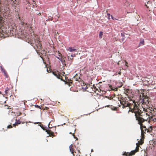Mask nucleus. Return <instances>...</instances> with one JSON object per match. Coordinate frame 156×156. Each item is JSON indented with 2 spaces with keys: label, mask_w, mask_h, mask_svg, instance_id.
I'll list each match as a JSON object with an SVG mask.
<instances>
[{
  "label": "nucleus",
  "mask_w": 156,
  "mask_h": 156,
  "mask_svg": "<svg viewBox=\"0 0 156 156\" xmlns=\"http://www.w3.org/2000/svg\"><path fill=\"white\" fill-rule=\"evenodd\" d=\"M1 13H0V16H1L0 20L2 21L3 20L4 18L2 17V15H3L4 16H5V18L7 17V15L9 14V10L7 8H5V9H4V11H0Z\"/></svg>",
  "instance_id": "obj_3"
},
{
  "label": "nucleus",
  "mask_w": 156,
  "mask_h": 156,
  "mask_svg": "<svg viewBox=\"0 0 156 156\" xmlns=\"http://www.w3.org/2000/svg\"><path fill=\"white\" fill-rule=\"evenodd\" d=\"M72 147H73V145L72 144H71L69 146V149L70 151L71 152V153H73V149Z\"/></svg>",
  "instance_id": "obj_10"
},
{
  "label": "nucleus",
  "mask_w": 156,
  "mask_h": 156,
  "mask_svg": "<svg viewBox=\"0 0 156 156\" xmlns=\"http://www.w3.org/2000/svg\"><path fill=\"white\" fill-rule=\"evenodd\" d=\"M137 121L138 123L140 125V129L141 130L140 138L137 143V152L139 150V147L140 145H142L144 143L145 138L144 134L146 132L150 133L152 130L153 127L152 126H150L148 129L146 128L144 125V122L146 121L142 118V116H137Z\"/></svg>",
  "instance_id": "obj_2"
},
{
  "label": "nucleus",
  "mask_w": 156,
  "mask_h": 156,
  "mask_svg": "<svg viewBox=\"0 0 156 156\" xmlns=\"http://www.w3.org/2000/svg\"><path fill=\"white\" fill-rule=\"evenodd\" d=\"M145 5L147 8H148V6L146 4Z\"/></svg>",
  "instance_id": "obj_27"
},
{
  "label": "nucleus",
  "mask_w": 156,
  "mask_h": 156,
  "mask_svg": "<svg viewBox=\"0 0 156 156\" xmlns=\"http://www.w3.org/2000/svg\"><path fill=\"white\" fill-rule=\"evenodd\" d=\"M53 74H54V75H55L58 78H60L59 76H57L54 73H53Z\"/></svg>",
  "instance_id": "obj_23"
},
{
  "label": "nucleus",
  "mask_w": 156,
  "mask_h": 156,
  "mask_svg": "<svg viewBox=\"0 0 156 156\" xmlns=\"http://www.w3.org/2000/svg\"><path fill=\"white\" fill-rule=\"evenodd\" d=\"M41 128L43 129V130H44V129L42 127H41Z\"/></svg>",
  "instance_id": "obj_32"
},
{
  "label": "nucleus",
  "mask_w": 156,
  "mask_h": 156,
  "mask_svg": "<svg viewBox=\"0 0 156 156\" xmlns=\"http://www.w3.org/2000/svg\"><path fill=\"white\" fill-rule=\"evenodd\" d=\"M136 107V105L135 104V105H133V108H131V110H129L128 112H131L132 113L134 112V113L135 116V118L136 119V111L135 110Z\"/></svg>",
  "instance_id": "obj_5"
},
{
  "label": "nucleus",
  "mask_w": 156,
  "mask_h": 156,
  "mask_svg": "<svg viewBox=\"0 0 156 156\" xmlns=\"http://www.w3.org/2000/svg\"><path fill=\"white\" fill-rule=\"evenodd\" d=\"M75 131H76V130L75 129V130H74V133H73V136H74V138H75V136H74V133H75Z\"/></svg>",
  "instance_id": "obj_25"
},
{
  "label": "nucleus",
  "mask_w": 156,
  "mask_h": 156,
  "mask_svg": "<svg viewBox=\"0 0 156 156\" xmlns=\"http://www.w3.org/2000/svg\"><path fill=\"white\" fill-rule=\"evenodd\" d=\"M144 78L140 76V78H137V82H142L144 80L143 79Z\"/></svg>",
  "instance_id": "obj_9"
},
{
  "label": "nucleus",
  "mask_w": 156,
  "mask_h": 156,
  "mask_svg": "<svg viewBox=\"0 0 156 156\" xmlns=\"http://www.w3.org/2000/svg\"><path fill=\"white\" fill-rule=\"evenodd\" d=\"M139 76H137V77H139Z\"/></svg>",
  "instance_id": "obj_39"
},
{
  "label": "nucleus",
  "mask_w": 156,
  "mask_h": 156,
  "mask_svg": "<svg viewBox=\"0 0 156 156\" xmlns=\"http://www.w3.org/2000/svg\"><path fill=\"white\" fill-rule=\"evenodd\" d=\"M12 1L13 2L12 3V4L15 7H16V6L15 5V4H16L15 2V1H16V0H12Z\"/></svg>",
  "instance_id": "obj_15"
},
{
  "label": "nucleus",
  "mask_w": 156,
  "mask_h": 156,
  "mask_svg": "<svg viewBox=\"0 0 156 156\" xmlns=\"http://www.w3.org/2000/svg\"><path fill=\"white\" fill-rule=\"evenodd\" d=\"M46 132H47V130H46Z\"/></svg>",
  "instance_id": "obj_37"
},
{
  "label": "nucleus",
  "mask_w": 156,
  "mask_h": 156,
  "mask_svg": "<svg viewBox=\"0 0 156 156\" xmlns=\"http://www.w3.org/2000/svg\"><path fill=\"white\" fill-rule=\"evenodd\" d=\"M69 134H72V133H71V132H69Z\"/></svg>",
  "instance_id": "obj_31"
},
{
  "label": "nucleus",
  "mask_w": 156,
  "mask_h": 156,
  "mask_svg": "<svg viewBox=\"0 0 156 156\" xmlns=\"http://www.w3.org/2000/svg\"><path fill=\"white\" fill-rule=\"evenodd\" d=\"M0 68H1V71L4 74L5 73H6V72L5 71V70L2 68V66H0Z\"/></svg>",
  "instance_id": "obj_12"
},
{
  "label": "nucleus",
  "mask_w": 156,
  "mask_h": 156,
  "mask_svg": "<svg viewBox=\"0 0 156 156\" xmlns=\"http://www.w3.org/2000/svg\"><path fill=\"white\" fill-rule=\"evenodd\" d=\"M116 109V108H115L114 110H115V109Z\"/></svg>",
  "instance_id": "obj_36"
},
{
  "label": "nucleus",
  "mask_w": 156,
  "mask_h": 156,
  "mask_svg": "<svg viewBox=\"0 0 156 156\" xmlns=\"http://www.w3.org/2000/svg\"><path fill=\"white\" fill-rule=\"evenodd\" d=\"M67 50L70 52H73L75 51H76V49L75 48H73L72 47H69L68 48Z\"/></svg>",
  "instance_id": "obj_8"
},
{
  "label": "nucleus",
  "mask_w": 156,
  "mask_h": 156,
  "mask_svg": "<svg viewBox=\"0 0 156 156\" xmlns=\"http://www.w3.org/2000/svg\"><path fill=\"white\" fill-rule=\"evenodd\" d=\"M50 122H49V123H48V128H50V127H49V125H50Z\"/></svg>",
  "instance_id": "obj_26"
},
{
  "label": "nucleus",
  "mask_w": 156,
  "mask_h": 156,
  "mask_svg": "<svg viewBox=\"0 0 156 156\" xmlns=\"http://www.w3.org/2000/svg\"><path fill=\"white\" fill-rule=\"evenodd\" d=\"M62 63H63V62L62 59V54L59 53L57 56H55Z\"/></svg>",
  "instance_id": "obj_6"
},
{
  "label": "nucleus",
  "mask_w": 156,
  "mask_h": 156,
  "mask_svg": "<svg viewBox=\"0 0 156 156\" xmlns=\"http://www.w3.org/2000/svg\"><path fill=\"white\" fill-rule=\"evenodd\" d=\"M71 57H73V55H71Z\"/></svg>",
  "instance_id": "obj_29"
},
{
  "label": "nucleus",
  "mask_w": 156,
  "mask_h": 156,
  "mask_svg": "<svg viewBox=\"0 0 156 156\" xmlns=\"http://www.w3.org/2000/svg\"><path fill=\"white\" fill-rule=\"evenodd\" d=\"M12 127V126L11 125H9L8 126L7 128H10Z\"/></svg>",
  "instance_id": "obj_21"
},
{
  "label": "nucleus",
  "mask_w": 156,
  "mask_h": 156,
  "mask_svg": "<svg viewBox=\"0 0 156 156\" xmlns=\"http://www.w3.org/2000/svg\"><path fill=\"white\" fill-rule=\"evenodd\" d=\"M9 90V88H8V87H7L6 88H5V94H7V91Z\"/></svg>",
  "instance_id": "obj_16"
},
{
  "label": "nucleus",
  "mask_w": 156,
  "mask_h": 156,
  "mask_svg": "<svg viewBox=\"0 0 156 156\" xmlns=\"http://www.w3.org/2000/svg\"><path fill=\"white\" fill-rule=\"evenodd\" d=\"M111 17L112 19L113 20H117L116 19L114 18L112 15L111 16Z\"/></svg>",
  "instance_id": "obj_20"
},
{
  "label": "nucleus",
  "mask_w": 156,
  "mask_h": 156,
  "mask_svg": "<svg viewBox=\"0 0 156 156\" xmlns=\"http://www.w3.org/2000/svg\"><path fill=\"white\" fill-rule=\"evenodd\" d=\"M107 15L108 16V19H110V16H111L110 15L109 13L107 14Z\"/></svg>",
  "instance_id": "obj_18"
},
{
  "label": "nucleus",
  "mask_w": 156,
  "mask_h": 156,
  "mask_svg": "<svg viewBox=\"0 0 156 156\" xmlns=\"http://www.w3.org/2000/svg\"><path fill=\"white\" fill-rule=\"evenodd\" d=\"M149 1H148V2H147V4H148V3H149Z\"/></svg>",
  "instance_id": "obj_33"
},
{
  "label": "nucleus",
  "mask_w": 156,
  "mask_h": 156,
  "mask_svg": "<svg viewBox=\"0 0 156 156\" xmlns=\"http://www.w3.org/2000/svg\"><path fill=\"white\" fill-rule=\"evenodd\" d=\"M117 64H118V65H119V62H118V63H117Z\"/></svg>",
  "instance_id": "obj_34"
},
{
  "label": "nucleus",
  "mask_w": 156,
  "mask_h": 156,
  "mask_svg": "<svg viewBox=\"0 0 156 156\" xmlns=\"http://www.w3.org/2000/svg\"><path fill=\"white\" fill-rule=\"evenodd\" d=\"M41 100H42V99H41Z\"/></svg>",
  "instance_id": "obj_38"
},
{
  "label": "nucleus",
  "mask_w": 156,
  "mask_h": 156,
  "mask_svg": "<svg viewBox=\"0 0 156 156\" xmlns=\"http://www.w3.org/2000/svg\"><path fill=\"white\" fill-rule=\"evenodd\" d=\"M121 36H122V37H124V34L123 33H121Z\"/></svg>",
  "instance_id": "obj_22"
},
{
  "label": "nucleus",
  "mask_w": 156,
  "mask_h": 156,
  "mask_svg": "<svg viewBox=\"0 0 156 156\" xmlns=\"http://www.w3.org/2000/svg\"><path fill=\"white\" fill-rule=\"evenodd\" d=\"M127 63V62H126V66H127V64H126Z\"/></svg>",
  "instance_id": "obj_28"
},
{
  "label": "nucleus",
  "mask_w": 156,
  "mask_h": 156,
  "mask_svg": "<svg viewBox=\"0 0 156 156\" xmlns=\"http://www.w3.org/2000/svg\"><path fill=\"white\" fill-rule=\"evenodd\" d=\"M91 151H93V150H92H92H91Z\"/></svg>",
  "instance_id": "obj_35"
},
{
  "label": "nucleus",
  "mask_w": 156,
  "mask_h": 156,
  "mask_svg": "<svg viewBox=\"0 0 156 156\" xmlns=\"http://www.w3.org/2000/svg\"><path fill=\"white\" fill-rule=\"evenodd\" d=\"M136 146L135 147V150L132 151H131L130 153L129 152H123V155H125L126 156H127L128 155H132L134 154L136 152Z\"/></svg>",
  "instance_id": "obj_4"
},
{
  "label": "nucleus",
  "mask_w": 156,
  "mask_h": 156,
  "mask_svg": "<svg viewBox=\"0 0 156 156\" xmlns=\"http://www.w3.org/2000/svg\"><path fill=\"white\" fill-rule=\"evenodd\" d=\"M120 73H120V72H119V73H118V74H120Z\"/></svg>",
  "instance_id": "obj_30"
},
{
  "label": "nucleus",
  "mask_w": 156,
  "mask_h": 156,
  "mask_svg": "<svg viewBox=\"0 0 156 156\" xmlns=\"http://www.w3.org/2000/svg\"><path fill=\"white\" fill-rule=\"evenodd\" d=\"M150 120L151 121L153 120L154 122L156 121V119L154 118V119L153 117H151L150 118Z\"/></svg>",
  "instance_id": "obj_13"
},
{
  "label": "nucleus",
  "mask_w": 156,
  "mask_h": 156,
  "mask_svg": "<svg viewBox=\"0 0 156 156\" xmlns=\"http://www.w3.org/2000/svg\"><path fill=\"white\" fill-rule=\"evenodd\" d=\"M144 90H137V93H137V98L138 97L139 98V101H137V104L138 105L137 106V116H142L145 113L144 112H143L145 108L142 105L149 104L147 96L144 95Z\"/></svg>",
  "instance_id": "obj_1"
},
{
  "label": "nucleus",
  "mask_w": 156,
  "mask_h": 156,
  "mask_svg": "<svg viewBox=\"0 0 156 156\" xmlns=\"http://www.w3.org/2000/svg\"><path fill=\"white\" fill-rule=\"evenodd\" d=\"M4 75L5 76V77H6V78H8V75L6 73H5L4 74Z\"/></svg>",
  "instance_id": "obj_19"
},
{
  "label": "nucleus",
  "mask_w": 156,
  "mask_h": 156,
  "mask_svg": "<svg viewBox=\"0 0 156 156\" xmlns=\"http://www.w3.org/2000/svg\"><path fill=\"white\" fill-rule=\"evenodd\" d=\"M144 39H141L140 40V42L139 44L138 47H140V46L144 45Z\"/></svg>",
  "instance_id": "obj_7"
},
{
  "label": "nucleus",
  "mask_w": 156,
  "mask_h": 156,
  "mask_svg": "<svg viewBox=\"0 0 156 156\" xmlns=\"http://www.w3.org/2000/svg\"><path fill=\"white\" fill-rule=\"evenodd\" d=\"M125 38V37H123L122 39H121V42H123V43H124V42H125V41H124V39Z\"/></svg>",
  "instance_id": "obj_17"
},
{
  "label": "nucleus",
  "mask_w": 156,
  "mask_h": 156,
  "mask_svg": "<svg viewBox=\"0 0 156 156\" xmlns=\"http://www.w3.org/2000/svg\"><path fill=\"white\" fill-rule=\"evenodd\" d=\"M20 123L21 121L19 120H18L17 121H16L14 124H13V126H15L16 125H17V124H20Z\"/></svg>",
  "instance_id": "obj_11"
},
{
  "label": "nucleus",
  "mask_w": 156,
  "mask_h": 156,
  "mask_svg": "<svg viewBox=\"0 0 156 156\" xmlns=\"http://www.w3.org/2000/svg\"><path fill=\"white\" fill-rule=\"evenodd\" d=\"M35 106H36V107H37L38 108H41V107H40V106H38V105H35Z\"/></svg>",
  "instance_id": "obj_24"
},
{
  "label": "nucleus",
  "mask_w": 156,
  "mask_h": 156,
  "mask_svg": "<svg viewBox=\"0 0 156 156\" xmlns=\"http://www.w3.org/2000/svg\"><path fill=\"white\" fill-rule=\"evenodd\" d=\"M103 35V32L102 31H100L99 33V37L100 38H101L102 37V36Z\"/></svg>",
  "instance_id": "obj_14"
}]
</instances>
